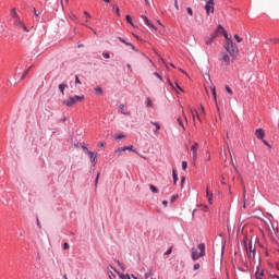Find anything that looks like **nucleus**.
<instances>
[{
  "label": "nucleus",
  "instance_id": "f257e3e1",
  "mask_svg": "<svg viewBox=\"0 0 279 279\" xmlns=\"http://www.w3.org/2000/svg\"><path fill=\"white\" fill-rule=\"evenodd\" d=\"M223 49L233 60H235V58L239 56V46H236V44H234L232 39H228V41H225Z\"/></svg>",
  "mask_w": 279,
  "mask_h": 279
},
{
  "label": "nucleus",
  "instance_id": "f03ea898",
  "mask_svg": "<svg viewBox=\"0 0 279 279\" xmlns=\"http://www.w3.org/2000/svg\"><path fill=\"white\" fill-rule=\"evenodd\" d=\"M192 259L199 260V258L206 256V244L201 243L197 245V248L192 247Z\"/></svg>",
  "mask_w": 279,
  "mask_h": 279
},
{
  "label": "nucleus",
  "instance_id": "7ed1b4c3",
  "mask_svg": "<svg viewBox=\"0 0 279 279\" xmlns=\"http://www.w3.org/2000/svg\"><path fill=\"white\" fill-rule=\"evenodd\" d=\"M205 11L207 16L215 14V0H205Z\"/></svg>",
  "mask_w": 279,
  "mask_h": 279
},
{
  "label": "nucleus",
  "instance_id": "20e7f679",
  "mask_svg": "<svg viewBox=\"0 0 279 279\" xmlns=\"http://www.w3.org/2000/svg\"><path fill=\"white\" fill-rule=\"evenodd\" d=\"M221 66H230V54L228 52L220 53Z\"/></svg>",
  "mask_w": 279,
  "mask_h": 279
},
{
  "label": "nucleus",
  "instance_id": "39448f33",
  "mask_svg": "<svg viewBox=\"0 0 279 279\" xmlns=\"http://www.w3.org/2000/svg\"><path fill=\"white\" fill-rule=\"evenodd\" d=\"M199 148V144L195 142L193 146L191 147L192 156H193V161L197 160V149Z\"/></svg>",
  "mask_w": 279,
  "mask_h": 279
},
{
  "label": "nucleus",
  "instance_id": "423d86ee",
  "mask_svg": "<svg viewBox=\"0 0 279 279\" xmlns=\"http://www.w3.org/2000/svg\"><path fill=\"white\" fill-rule=\"evenodd\" d=\"M62 104L71 108L77 104V100H75L73 97H70L68 100H63Z\"/></svg>",
  "mask_w": 279,
  "mask_h": 279
},
{
  "label": "nucleus",
  "instance_id": "0eeeda50",
  "mask_svg": "<svg viewBox=\"0 0 279 279\" xmlns=\"http://www.w3.org/2000/svg\"><path fill=\"white\" fill-rule=\"evenodd\" d=\"M141 19H143L145 25H147V27H149L150 29H157L154 25V23H151V21H149V19L145 15H141Z\"/></svg>",
  "mask_w": 279,
  "mask_h": 279
},
{
  "label": "nucleus",
  "instance_id": "6e6552de",
  "mask_svg": "<svg viewBox=\"0 0 279 279\" xmlns=\"http://www.w3.org/2000/svg\"><path fill=\"white\" fill-rule=\"evenodd\" d=\"M87 156H89L90 160H92V165L93 167H95L97 165V153H93V151H88Z\"/></svg>",
  "mask_w": 279,
  "mask_h": 279
},
{
  "label": "nucleus",
  "instance_id": "1a4fd4ad",
  "mask_svg": "<svg viewBox=\"0 0 279 279\" xmlns=\"http://www.w3.org/2000/svg\"><path fill=\"white\" fill-rule=\"evenodd\" d=\"M256 138H259V141H263L265 138V131L263 129H257L255 131Z\"/></svg>",
  "mask_w": 279,
  "mask_h": 279
},
{
  "label": "nucleus",
  "instance_id": "9d476101",
  "mask_svg": "<svg viewBox=\"0 0 279 279\" xmlns=\"http://www.w3.org/2000/svg\"><path fill=\"white\" fill-rule=\"evenodd\" d=\"M13 25L14 27H16L17 29H21L24 25H25V22H23V20L17 19V20H14L13 21Z\"/></svg>",
  "mask_w": 279,
  "mask_h": 279
},
{
  "label": "nucleus",
  "instance_id": "9b49d317",
  "mask_svg": "<svg viewBox=\"0 0 279 279\" xmlns=\"http://www.w3.org/2000/svg\"><path fill=\"white\" fill-rule=\"evenodd\" d=\"M206 197H207V202L213 205V192L210 190H208V185L206 189Z\"/></svg>",
  "mask_w": 279,
  "mask_h": 279
},
{
  "label": "nucleus",
  "instance_id": "f8f14e48",
  "mask_svg": "<svg viewBox=\"0 0 279 279\" xmlns=\"http://www.w3.org/2000/svg\"><path fill=\"white\" fill-rule=\"evenodd\" d=\"M189 111H190L191 114H192L193 121H195V114H196L198 121H202V119H199V113H197V110H193V108L189 107Z\"/></svg>",
  "mask_w": 279,
  "mask_h": 279
},
{
  "label": "nucleus",
  "instance_id": "ddd939ff",
  "mask_svg": "<svg viewBox=\"0 0 279 279\" xmlns=\"http://www.w3.org/2000/svg\"><path fill=\"white\" fill-rule=\"evenodd\" d=\"M119 111L121 112V114H125V117H130V111H125V105H120L119 106Z\"/></svg>",
  "mask_w": 279,
  "mask_h": 279
},
{
  "label": "nucleus",
  "instance_id": "4468645a",
  "mask_svg": "<svg viewBox=\"0 0 279 279\" xmlns=\"http://www.w3.org/2000/svg\"><path fill=\"white\" fill-rule=\"evenodd\" d=\"M223 33H226V28H223L221 25H218V27L214 34H216V38H217V36H219V34H223Z\"/></svg>",
  "mask_w": 279,
  "mask_h": 279
},
{
  "label": "nucleus",
  "instance_id": "2eb2a0df",
  "mask_svg": "<svg viewBox=\"0 0 279 279\" xmlns=\"http://www.w3.org/2000/svg\"><path fill=\"white\" fill-rule=\"evenodd\" d=\"M215 38H217V34H213L210 37H208V38L205 40V44H206V45H213V41L215 40Z\"/></svg>",
  "mask_w": 279,
  "mask_h": 279
},
{
  "label": "nucleus",
  "instance_id": "dca6fc26",
  "mask_svg": "<svg viewBox=\"0 0 279 279\" xmlns=\"http://www.w3.org/2000/svg\"><path fill=\"white\" fill-rule=\"evenodd\" d=\"M11 16H12L13 21H17L19 19H21L19 16V13H16V9L11 10Z\"/></svg>",
  "mask_w": 279,
  "mask_h": 279
},
{
  "label": "nucleus",
  "instance_id": "f3484780",
  "mask_svg": "<svg viewBox=\"0 0 279 279\" xmlns=\"http://www.w3.org/2000/svg\"><path fill=\"white\" fill-rule=\"evenodd\" d=\"M151 125H155L154 134H158L160 132V123L158 122H150Z\"/></svg>",
  "mask_w": 279,
  "mask_h": 279
},
{
  "label": "nucleus",
  "instance_id": "a211bd4d",
  "mask_svg": "<svg viewBox=\"0 0 279 279\" xmlns=\"http://www.w3.org/2000/svg\"><path fill=\"white\" fill-rule=\"evenodd\" d=\"M173 184H178V171L175 169L172 170Z\"/></svg>",
  "mask_w": 279,
  "mask_h": 279
},
{
  "label": "nucleus",
  "instance_id": "6ab92c4d",
  "mask_svg": "<svg viewBox=\"0 0 279 279\" xmlns=\"http://www.w3.org/2000/svg\"><path fill=\"white\" fill-rule=\"evenodd\" d=\"M246 252L252 253L256 252V246L252 245V243L248 244V247L246 246Z\"/></svg>",
  "mask_w": 279,
  "mask_h": 279
},
{
  "label": "nucleus",
  "instance_id": "aec40b11",
  "mask_svg": "<svg viewBox=\"0 0 279 279\" xmlns=\"http://www.w3.org/2000/svg\"><path fill=\"white\" fill-rule=\"evenodd\" d=\"M211 94H213V97L216 101V106H217V88L215 86L211 87Z\"/></svg>",
  "mask_w": 279,
  "mask_h": 279
},
{
  "label": "nucleus",
  "instance_id": "412c9836",
  "mask_svg": "<svg viewBox=\"0 0 279 279\" xmlns=\"http://www.w3.org/2000/svg\"><path fill=\"white\" fill-rule=\"evenodd\" d=\"M81 147H82L84 154H88V153L90 151V150H88V146H86L85 143H82V144H81Z\"/></svg>",
  "mask_w": 279,
  "mask_h": 279
},
{
  "label": "nucleus",
  "instance_id": "4be33fe9",
  "mask_svg": "<svg viewBox=\"0 0 279 279\" xmlns=\"http://www.w3.org/2000/svg\"><path fill=\"white\" fill-rule=\"evenodd\" d=\"M125 20H126V23H129L130 25H132V27H134V22H132L131 15H125Z\"/></svg>",
  "mask_w": 279,
  "mask_h": 279
},
{
  "label": "nucleus",
  "instance_id": "5701e85b",
  "mask_svg": "<svg viewBox=\"0 0 279 279\" xmlns=\"http://www.w3.org/2000/svg\"><path fill=\"white\" fill-rule=\"evenodd\" d=\"M66 88V84L62 83L59 85V90L61 92L62 95H64V89Z\"/></svg>",
  "mask_w": 279,
  "mask_h": 279
},
{
  "label": "nucleus",
  "instance_id": "b1692460",
  "mask_svg": "<svg viewBox=\"0 0 279 279\" xmlns=\"http://www.w3.org/2000/svg\"><path fill=\"white\" fill-rule=\"evenodd\" d=\"M117 274H118L120 279H130V275H123V274H121L119 271H117Z\"/></svg>",
  "mask_w": 279,
  "mask_h": 279
},
{
  "label": "nucleus",
  "instance_id": "393cba45",
  "mask_svg": "<svg viewBox=\"0 0 279 279\" xmlns=\"http://www.w3.org/2000/svg\"><path fill=\"white\" fill-rule=\"evenodd\" d=\"M149 189H150L151 193H159L158 187H156L153 184L149 185Z\"/></svg>",
  "mask_w": 279,
  "mask_h": 279
},
{
  "label": "nucleus",
  "instance_id": "a878e982",
  "mask_svg": "<svg viewBox=\"0 0 279 279\" xmlns=\"http://www.w3.org/2000/svg\"><path fill=\"white\" fill-rule=\"evenodd\" d=\"M125 149H126V148H124V146L121 147V148H118V149L116 150V154H118V156H121V154H123V151H125Z\"/></svg>",
  "mask_w": 279,
  "mask_h": 279
},
{
  "label": "nucleus",
  "instance_id": "bb28decb",
  "mask_svg": "<svg viewBox=\"0 0 279 279\" xmlns=\"http://www.w3.org/2000/svg\"><path fill=\"white\" fill-rule=\"evenodd\" d=\"M247 256H248L250 260H254V258L256 256V252L247 253Z\"/></svg>",
  "mask_w": 279,
  "mask_h": 279
},
{
  "label": "nucleus",
  "instance_id": "cd10ccee",
  "mask_svg": "<svg viewBox=\"0 0 279 279\" xmlns=\"http://www.w3.org/2000/svg\"><path fill=\"white\" fill-rule=\"evenodd\" d=\"M177 121L183 131L186 130V128H184V123L182 122V118H178Z\"/></svg>",
  "mask_w": 279,
  "mask_h": 279
},
{
  "label": "nucleus",
  "instance_id": "c85d7f7f",
  "mask_svg": "<svg viewBox=\"0 0 279 279\" xmlns=\"http://www.w3.org/2000/svg\"><path fill=\"white\" fill-rule=\"evenodd\" d=\"M73 99H75L77 104V101H84V96H74Z\"/></svg>",
  "mask_w": 279,
  "mask_h": 279
},
{
  "label": "nucleus",
  "instance_id": "c756f323",
  "mask_svg": "<svg viewBox=\"0 0 279 279\" xmlns=\"http://www.w3.org/2000/svg\"><path fill=\"white\" fill-rule=\"evenodd\" d=\"M112 8L116 10L117 16H121V12H120V10H119V7L112 4Z\"/></svg>",
  "mask_w": 279,
  "mask_h": 279
},
{
  "label": "nucleus",
  "instance_id": "7c9ffc66",
  "mask_svg": "<svg viewBox=\"0 0 279 279\" xmlns=\"http://www.w3.org/2000/svg\"><path fill=\"white\" fill-rule=\"evenodd\" d=\"M95 92L98 94V95H104V89H101V87H96L95 88Z\"/></svg>",
  "mask_w": 279,
  "mask_h": 279
},
{
  "label": "nucleus",
  "instance_id": "2f4dec72",
  "mask_svg": "<svg viewBox=\"0 0 279 279\" xmlns=\"http://www.w3.org/2000/svg\"><path fill=\"white\" fill-rule=\"evenodd\" d=\"M121 138H125V135H123L122 133H118V134L116 135V140H117V141H121Z\"/></svg>",
  "mask_w": 279,
  "mask_h": 279
},
{
  "label": "nucleus",
  "instance_id": "473e14b6",
  "mask_svg": "<svg viewBox=\"0 0 279 279\" xmlns=\"http://www.w3.org/2000/svg\"><path fill=\"white\" fill-rule=\"evenodd\" d=\"M234 39L236 40V43H243V38H241V36H239L238 34L234 35Z\"/></svg>",
  "mask_w": 279,
  "mask_h": 279
},
{
  "label": "nucleus",
  "instance_id": "72a5a7b5",
  "mask_svg": "<svg viewBox=\"0 0 279 279\" xmlns=\"http://www.w3.org/2000/svg\"><path fill=\"white\" fill-rule=\"evenodd\" d=\"M225 38H226V43H228V40H232V37L228 36V32L225 31V33H222Z\"/></svg>",
  "mask_w": 279,
  "mask_h": 279
},
{
  "label": "nucleus",
  "instance_id": "f704fd0d",
  "mask_svg": "<svg viewBox=\"0 0 279 279\" xmlns=\"http://www.w3.org/2000/svg\"><path fill=\"white\" fill-rule=\"evenodd\" d=\"M84 14L86 16L85 23H88V19H92L90 13H88L87 11H84Z\"/></svg>",
  "mask_w": 279,
  "mask_h": 279
},
{
  "label": "nucleus",
  "instance_id": "c9c22d12",
  "mask_svg": "<svg viewBox=\"0 0 279 279\" xmlns=\"http://www.w3.org/2000/svg\"><path fill=\"white\" fill-rule=\"evenodd\" d=\"M126 47H131V49H133V51H138L136 50V47L134 45H132L131 43H125Z\"/></svg>",
  "mask_w": 279,
  "mask_h": 279
},
{
  "label": "nucleus",
  "instance_id": "e433bc0d",
  "mask_svg": "<svg viewBox=\"0 0 279 279\" xmlns=\"http://www.w3.org/2000/svg\"><path fill=\"white\" fill-rule=\"evenodd\" d=\"M125 151H135L134 146H124Z\"/></svg>",
  "mask_w": 279,
  "mask_h": 279
},
{
  "label": "nucleus",
  "instance_id": "4c0bfd02",
  "mask_svg": "<svg viewBox=\"0 0 279 279\" xmlns=\"http://www.w3.org/2000/svg\"><path fill=\"white\" fill-rule=\"evenodd\" d=\"M186 12L189 15L193 16V9L191 7L186 8Z\"/></svg>",
  "mask_w": 279,
  "mask_h": 279
},
{
  "label": "nucleus",
  "instance_id": "58836bf2",
  "mask_svg": "<svg viewBox=\"0 0 279 279\" xmlns=\"http://www.w3.org/2000/svg\"><path fill=\"white\" fill-rule=\"evenodd\" d=\"M187 167H189V163L186 161H182V169H183V171H186Z\"/></svg>",
  "mask_w": 279,
  "mask_h": 279
},
{
  "label": "nucleus",
  "instance_id": "ea45409f",
  "mask_svg": "<svg viewBox=\"0 0 279 279\" xmlns=\"http://www.w3.org/2000/svg\"><path fill=\"white\" fill-rule=\"evenodd\" d=\"M29 69H32V68H28L26 71H24V73L22 75V80H25V77H27V73H29Z\"/></svg>",
  "mask_w": 279,
  "mask_h": 279
},
{
  "label": "nucleus",
  "instance_id": "a19ab883",
  "mask_svg": "<svg viewBox=\"0 0 279 279\" xmlns=\"http://www.w3.org/2000/svg\"><path fill=\"white\" fill-rule=\"evenodd\" d=\"M243 208H247V198H246V195H244V198H243Z\"/></svg>",
  "mask_w": 279,
  "mask_h": 279
},
{
  "label": "nucleus",
  "instance_id": "79ce46f5",
  "mask_svg": "<svg viewBox=\"0 0 279 279\" xmlns=\"http://www.w3.org/2000/svg\"><path fill=\"white\" fill-rule=\"evenodd\" d=\"M146 106H147V108H151V99L150 98L146 99Z\"/></svg>",
  "mask_w": 279,
  "mask_h": 279
},
{
  "label": "nucleus",
  "instance_id": "37998d69",
  "mask_svg": "<svg viewBox=\"0 0 279 279\" xmlns=\"http://www.w3.org/2000/svg\"><path fill=\"white\" fill-rule=\"evenodd\" d=\"M23 32L29 33L31 29L27 27V25H23V27L21 28Z\"/></svg>",
  "mask_w": 279,
  "mask_h": 279
},
{
  "label": "nucleus",
  "instance_id": "c03bdc74",
  "mask_svg": "<svg viewBox=\"0 0 279 279\" xmlns=\"http://www.w3.org/2000/svg\"><path fill=\"white\" fill-rule=\"evenodd\" d=\"M225 88L229 95H232V88H230V86L226 85Z\"/></svg>",
  "mask_w": 279,
  "mask_h": 279
},
{
  "label": "nucleus",
  "instance_id": "a18cd8bd",
  "mask_svg": "<svg viewBox=\"0 0 279 279\" xmlns=\"http://www.w3.org/2000/svg\"><path fill=\"white\" fill-rule=\"evenodd\" d=\"M75 84H82V81H80V76L75 75Z\"/></svg>",
  "mask_w": 279,
  "mask_h": 279
},
{
  "label": "nucleus",
  "instance_id": "49530a36",
  "mask_svg": "<svg viewBox=\"0 0 279 279\" xmlns=\"http://www.w3.org/2000/svg\"><path fill=\"white\" fill-rule=\"evenodd\" d=\"M151 277V272H146L145 275H144V278L145 279H149Z\"/></svg>",
  "mask_w": 279,
  "mask_h": 279
},
{
  "label": "nucleus",
  "instance_id": "de8ad7c7",
  "mask_svg": "<svg viewBox=\"0 0 279 279\" xmlns=\"http://www.w3.org/2000/svg\"><path fill=\"white\" fill-rule=\"evenodd\" d=\"M102 57H105V58L108 60V59H110V53L104 52V53H102Z\"/></svg>",
  "mask_w": 279,
  "mask_h": 279
},
{
  "label": "nucleus",
  "instance_id": "09e8293b",
  "mask_svg": "<svg viewBox=\"0 0 279 279\" xmlns=\"http://www.w3.org/2000/svg\"><path fill=\"white\" fill-rule=\"evenodd\" d=\"M154 75H155V77H158V80L162 81V76H160V74L158 72H155Z\"/></svg>",
  "mask_w": 279,
  "mask_h": 279
},
{
  "label": "nucleus",
  "instance_id": "8fccbe9b",
  "mask_svg": "<svg viewBox=\"0 0 279 279\" xmlns=\"http://www.w3.org/2000/svg\"><path fill=\"white\" fill-rule=\"evenodd\" d=\"M70 17H71L72 21H77V16L73 13L70 15Z\"/></svg>",
  "mask_w": 279,
  "mask_h": 279
},
{
  "label": "nucleus",
  "instance_id": "3c124183",
  "mask_svg": "<svg viewBox=\"0 0 279 279\" xmlns=\"http://www.w3.org/2000/svg\"><path fill=\"white\" fill-rule=\"evenodd\" d=\"M117 263H118L119 267H121V269L124 271L125 267L123 266V264H121V262H119V260Z\"/></svg>",
  "mask_w": 279,
  "mask_h": 279
},
{
  "label": "nucleus",
  "instance_id": "603ef678",
  "mask_svg": "<svg viewBox=\"0 0 279 279\" xmlns=\"http://www.w3.org/2000/svg\"><path fill=\"white\" fill-rule=\"evenodd\" d=\"M69 247H71V246L69 245V243L65 242V243L63 244V250H69Z\"/></svg>",
  "mask_w": 279,
  "mask_h": 279
},
{
  "label": "nucleus",
  "instance_id": "864d4df0",
  "mask_svg": "<svg viewBox=\"0 0 279 279\" xmlns=\"http://www.w3.org/2000/svg\"><path fill=\"white\" fill-rule=\"evenodd\" d=\"M199 267H201L199 264H195L193 267L194 271H197V269H199Z\"/></svg>",
  "mask_w": 279,
  "mask_h": 279
},
{
  "label": "nucleus",
  "instance_id": "5fc2aeb1",
  "mask_svg": "<svg viewBox=\"0 0 279 279\" xmlns=\"http://www.w3.org/2000/svg\"><path fill=\"white\" fill-rule=\"evenodd\" d=\"M172 247H170L165 254H166V256H169L170 254H171V252H172Z\"/></svg>",
  "mask_w": 279,
  "mask_h": 279
},
{
  "label": "nucleus",
  "instance_id": "6e6d98bb",
  "mask_svg": "<svg viewBox=\"0 0 279 279\" xmlns=\"http://www.w3.org/2000/svg\"><path fill=\"white\" fill-rule=\"evenodd\" d=\"M242 184H243V199H245V193H246L245 184L244 183H242Z\"/></svg>",
  "mask_w": 279,
  "mask_h": 279
},
{
  "label": "nucleus",
  "instance_id": "4d7b16f0",
  "mask_svg": "<svg viewBox=\"0 0 279 279\" xmlns=\"http://www.w3.org/2000/svg\"><path fill=\"white\" fill-rule=\"evenodd\" d=\"M118 39L120 40V43H123V45H125V43H128L125 39H123L122 37H118Z\"/></svg>",
  "mask_w": 279,
  "mask_h": 279
},
{
  "label": "nucleus",
  "instance_id": "13d9d810",
  "mask_svg": "<svg viewBox=\"0 0 279 279\" xmlns=\"http://www.w3.org/2000/svg\"><path fill=\"white\" fill-rule=\"evenodd\" d=\"M263 143H264V145H266V147H271V145H269V142L263 140Z\"/></svg>",
  "mask_w": 279,
  "mask_h": 279
},
{
  "label": "nucleus",
  "instance_id": "bf43d9fd",
  "mask_svg": "<svg viewBox=\"0 0 279 279\" xmlns=\"http://www.w3.org/2000/svg\"><path fill=\"white\" fill-rule=\"evenodd\" d=\"M175 86L179 90H181V93H184V89H182V87H180V85H178V83H175Z\"/></svg>",
  "mask_w": 279,
  "mask_h": 279
},
{
  "label": "nucleus",
  "instance_id": "052dcab7",
  "mask_svg": "<svg viewBox=\"0 0 279 279\" xmlns=\"http://www.w3.org/2000/svg\"><path fill=\"white\" fill-rule=\"evenodd\" d=\"M174 8H175V10H180V4H178V1L174 2Z\"/></svg>",
  "mask_w": 279,
  "mask_h": 279
},
{
  "label": "nucleus",
  "instance_id": "680f3d73",
  "mask_svg": "<svg viewBox=\"0 0 279 279\" xmlns=\"http://www.w3.org/2000/svg\"><path fill=\"white\" fill-rule=\"evenodd\" d=\"M175 199H178V195H173V196L171 197V202H175Z\"/></svg>",
  "mask_w": 279,
  "mask_h": 279
},
{
  "label": "nucleus",
  "instance_id": "e2e57ef3",
  "mask_svg": "<svg viewBox=\"0 0 279 279\" xmlns=\"http://www.w3.org/2000/svg\"><path fill=\"white\" fill-rule=\"evenodd\" d=\"M99 175H100V173L98 172V173H97V177H96L95 184H97V182H99Z\"/></svg>",
  "mask_w": 279,
  "mask_h": 279
},
{
  "label": "nucleus",
  "instance_id": "0e129e2a",
  "mask_svg": "<svg viewBox=\"0 0 279 279\" xmlns=\"http://www.w3.org/2000/svg\"><path fill=\"white\" fill-rule=\"evenodd\" d=\"M162 205H163L165 207H167V206H169V202L162 201Z\"/></svg>",
  "mask_w": 279,
  "mask_h": 279
},
{
  "label": "nucleus",
  "instance_id": "69168bd1",
  "mask_svg": "<svg viewBox=\"0 0 279 279\" xmlns=\"http://www.w3.org/2000/svg\"><path fill=\"white\" fill-rule=\"evenodd\" d=\"M260 276H263V271L259 275L256 274V279H260Z\"/></svg>",
  "mask_w": 279,
  "mask_h": 279
},
{
  "label": "nucleus",
  "instance_id": "338daca9",
  "mask_svg": "<svg viewBox=\"0 0 279 279\" xmlns=\"http://www.w3.org/2000/svg\"><path fill=\"white\" fill-rule=\"evenodd\" d=\"M272 41L275 43V45H278V43H279V38H277V39H272Z\"/></svg>",
  "mask_w": 279,
  "mask_h": 279
},
{
  "label": "nucleus",
  "instance_id": "774afa93",
  "mask_svg": "<svg viewBox=\"0 0 279 279\" xmlns=\"http://www.w3.org/2000/svg\"><path fill=\"white\" fill-rule=\"evenodd\" d=\"M186 180V178L182 177L181 179V184H184V181Z\"/></svg>",
  "mask_w": 279,
  "mask_h": 279
}]
</instances>
